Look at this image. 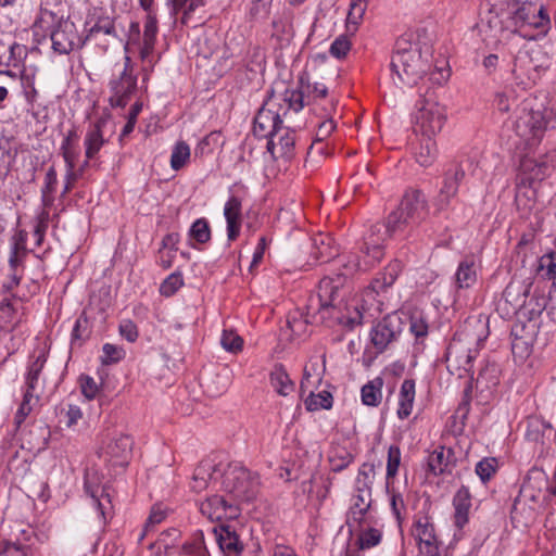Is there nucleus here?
I'll list each match as a JSON object with an SVG mask.
<instances>
[{
    "instance_id": "obj_1",
    "label": "nucleus",
    "mask_w": 556,
    "mask_h": 556,
    "mask_svg": "<svg viewBox=\"0 0 556 556\" xmlns=\"http://www.w3.org/2000/svg\"><path fill=\"white\" fill-rule=\"evenodd\" d=\"M345 274H337L336 277H324L318 285V292L315 298L309 299L307 309L313 311V318L316 321H336L352 330L362 324L363 314L358 307H354L352 313L343 315L341 313L339 290L343 287Z\"/></svg>"
},
{
    "instance_id": "obj_2",
    "label": "nucleus",
    "mask_w": 556,
    "mask_h": 556,
    "mask_svg": "<svg viewBox=\"0 0 556 556\" xmlns=\"http://www.w3.org/2000/svg\"><path fill=\"white\" fill-rule=\"evenodd\" d=\"M484 329L485 326L480 320L467 321L455 333L445 354L446 368L452 375L458 378L466 375L472 377L471 370L478 353L477 348L485 339Z\"/></svg>"
},
{
    "instance_id": "obj_3",
    "label": "nucleus",
    "mask_w": 556,
    "mask_h": 556,
    "mask_svg": "<svg viewBox=\"0 0 556 556\" xmlns=\"http://www.w3.org/2000/svg\"><path fill=\"white\" fill-rule=\"evenodd\" d=\"M491 12H494L507 29L519 33L523 37L534 39V35L522 33L527 26L540 29L541 33L549 25V17L543 7L532 2L520 3L517 0L494 1L491 3Z\"/></svg>"
},
{
    "instance_id": "obj_4",
    "label": "nucleus",
    "mask_w": 556,
    "mask_h": 556,
    "mask_svg": "<svg viewBox=\"0 0 556 556\" xmlns=\"http://www.w3.org/2000/svg\"><path fill=\"white\" fill-rule=\"evenodd\" d=\"M431 67V51H425L418 43L405 38L396 40L395 49L391 58V70L400 81L407 86H414L426 75Z\"/></svg>"
},
{
    "instance_id": "obj_5",
    "label": "nucleus",
    "mask_w": 556,
    "mask_h": 556,
    "mask_svg": "<svg viewBox=\"0 0 556 556\" xmlns=\"http://www.w3.org/2000/svg\"><path fill=\"white\" fill-rule=\"evenodd\" d=\"M34 27L49 33L51 48L58 54H68L85 46L84 36L78 33L75 23L70 17H64L59 10L52 11L41 7Z\"/></svg>"
},
{
    "instance_id": "obj_6",
    "label": "nucleus",
    "mask_w": 556,
    "mask_h": 556,
    "mask_svg": "<svg viewBox=\"0 0 556 556\" xmlns=\"http://www.w3.org/2000/svg\"><path fill=\"white\" fill-rule=\"evenodd\" d=\"M427 215L428 205L424 193L420 190H409L403 195L397 208L389 214L386 225L377 224L371 230L374 233L384 228V233L392 236L406 227L420 224Z\"/></svg>"
},
{
    "instance_id": "obj_7",
    "label": "nucleus",
    "mask_w": 556,
    "mask_h": 556,
    "mask_svg": "<svg viewBox=\"0 0 556 556\" xmlns=\"http://www.w3.org/2000/svg\"><path fill=\"white\" fill-rule=\"evenodd\" d=\"M413 130L417 136L434 137L445 122V109L439 103L434 92H427L416 104Z\"/></svg>"
},
{
    "instance_id": "obj_8",
    "label": "nucleus",
    "mask_w": 556,
    "mask_h": 556,
    "mask_svg": "<svg viewBox=\"0 0 556 556\" xmlns=\"http://www.w3.org/2000/svg\"><path fill=\"white\" fill-rule=\"evenodd\" d=\"M257 477L242 466L229 465L224 472L223 488L237 500L251 501L257 493Z\"/></svg>"
},
{
    "instance_id": "obj_9",
    "label": "nucleus",
    "mask_w": 556,
    "mask_h": 556,
    "mask_svg": "<svg viewBox=\"0 0 556 556\" xmlns=\"http://www.w3.org/2000/svg\"><path fill=\"white\" fill-rule=\"evenodd\" d=\"M111 96L109 102L112 108H125L132 94L137 91V75L129 56H125L124 68L116 78L109 83Z\"/></svg>"
},
{
    "instance_id": "obj_10",
    "label": "nucleus",
    "mask_w": 556,
    "mask_h": 556,
    "mask_svg": "<svg viewBox=\"0 0 556 556\" xmlns=\"http://www.w3.org/2000/svg\"><path fill=\"white\" fill-rule=\"evenodd\" d=\"M518 136L523 138L528 144L538 143L547 130V122L541 111L532 109H522V113L515 123Z\"/></svg>"
},
{
    "instance_id": "obj_11",
    "label": "nucleus",
    "mask_w": 556,
    "mask_h": 556,
    "mask_svg": "<svg viewBox=\"0 0 556 556\" xmlns=\"http://www.w3.org/2000/svg\"><path fill=\"white\" fill-rule=\"evenodd\" d=\"M278 103L270 96L256 113L253 121V132L260 138H268L282 125V115L276 110Z\"/></svg>"
},
{
    "instance_id": "obj_12",
    "label": "nucleus",
    "mask_w": 556,
    "mask_h": 556,
    "mask_svg": "<svg viewBox=\"0 0 556 556\" xmlns=\"http://www.w3.org/2000/svg\"><path fill=\"white\" fill-rule=\"evenodd\" d=\"M401 318L396 314L384 316L370 331V341L378 353H382L388 345L396 340L401 333Z\"/></svg>"
},
{
    "instance_id": "obj_13",
    "label": "nucleus",
    "mask_w": 556,
    "mask_h": 556,
    "mask_svg": "<svg viewBox=\"0 0 556 556\" xmlns=\"http://www.w3.org/2000/svg\"><path fill=\"white\" fill-rule=\"evenodd\" d=\"M371 502V486H368L367 482L361 485V480H356V494L352 497V505L346 515V526L351 532L356 526L362 527Z\"/></svg>"
},
{
    "instance_id": "obj_14",
    "label": "nucleus",
    "mask_w": 556,
    "mask_h": 556,
    "mask_svg": "<svg viewBox=\"0 0 556 556\" xmlns=\"http://www.w3.org/2000/svg\"><path fill=\"white\" fill-rule=\"evenodd\" d=\"M267 151L275 160L290 161L295 155V131L283 125L267 138Z\"/></svg>"
},
{
    "instance_id": "obj_15",
    "label": "nucleus",
    "mask_w": 556,
    "mask_h": 556,
    "mask_svg": "<svg viewBox=\"0 0 556 556\" xmlns=\"http://www.w3.org/2000/svg\"><path fill=\"white\" fill-rule=\"evenodd\" d=\"M415 538L419 543L420 556H439V540L435 534L434 525L428 516L419 517L415 521Z\"/></svg>"
},
{
    "instance_id": "obj_16",
    "label": "nucleus",
    "mask_w": 556,
    "mask_h": 556,
    "mask_svg": "<svg viewBox=\"0 0 556 556\" xmlns=\"http://www.w3.org/2000/svg\"><path fill=\"white\" fill-rule=\"evenodd\" d=\"M532 282L530 280L513 279L505 288L502 301L506 307V314H516L527 307V298L530 294Z\"/></svg>"
},
{
    "instance_id": "obj_17",
    "label": "nucleus",
    "mask_w": 556,
    "mask_h": 556,
    "mask_svg": "<svg viewBox=\"0 0 556 556\" xmlns=\"http://www.w3.org/2000/svg\"><path fill=\"white\" fill-rule=\"evenodd\" d=\"M465 177V170L458 163L453 164L444 173L443 186L437 198V208L443 211L448 207L451 200L457 194L458 186Z\"/></svg>"
},
{
    "instance_id": "obj_18",
    "label": "nucleus",
    "mask_w": 556,
    "mask_h": 556,
    "mask_svg": "<svg viewBox=\"0 0 556 556\" xmlns=\"http://www.w3.org/2000/svg\"><path fill=\"white\" fill-rule=\"evenodd\" d=\"M23 541L20 538H11L0 542V554L5 556H34V531L30 528L20 529Z\"/></svg>"
},
{
    "instance_id": "obj_19",
    "label": "nucleus",
    "mask_w": 556,
    "mask_h": 556,
    "mask_svg": "<svg viewBox=\"0 0 556 556\" xmlns=\"http://www.w3.org/2000/svg\"><path fill=\"white\" fill-rule=\"evenodd\" d=\"M132 439L126 434H119L111 440L106 446V454L114 466L125 467L132 451Z\"/></svg>"
},
{
    "instance_id": "obj_20",
    "label": "nucleus",
    "mask_w": 556,
    "mask_h": 556,
    "mask_svg": "<svg viewBox=\"0 0 556 556\" xmlns=\"http://www.w3.org/2000/svg\"><path fill=\"white\" fill-rule=\"evenodd\" d=\"M454 467V452L451 448L439 446L427 458V473L440 476L451 472Z\"/></svg>"
},
{
    "instance_id": "obj_21",
    "label": "nucleus",
    "mask_w": 556,
    "mask_h": 556,
    "mask_svg": "<svg viewBox=\"0 0 556 556\" xmlns=\"http://www.w3.org/2000/svg\"><path fill=\"white\" fill-rule=\"evenodd\" d=\"M362 251L365 254L363 263L359 260H356L343 265L346 270L344 273L345 277L356 270H366L368 267L380 262L383 257L382 247L377 244L375 241H365Z\"/></svg>"
},
{
    "instance_id": "obj_22",
    "label": "nucleus",
    "mask_w": 556,
    "mask_h": 556,
    "mask_svg": "<svg viewBox=\"0 0 556 556\" xmlns=\"http://www.w3.org/2000/svg\"><path fill=\"white\" fill-rule=\"evenodd\" d=\"M101 36H105L112 40L122 41L118 37L115 21L110 16H99L94 24L87 30L84 36L85 45L93 41L96 45L101 43Z\"/></svg>"
},
{
    "instance_id": "obj_23",
    "label": "nucleus",
    "mask_w": 556,
    "mask_h": 556,
    "mask_svg": "<svg viewBox=\"0 0 556 556\" xmlns=\"http://www.w3.org/2000/svg\"><path fill=\"white\" fill-rule=\"evenodd\" d=\"M224 215L227 222V237L229 241L238 238L241 228V200L230 197L225 204Z\"/></svg>"
},
{
    "instance_id": "obj_24",
    "label": "nucleus",
    "mask_w": 556,
    "mask_h": 556,
    "mask_svg": "<svg viewBox=\"0 0 556 556\" xmlns=\"http://www.w3.org/2000/svg\"><path fill=\"white\" fill-rule=\"evenodd\" d=\"M338 255L333 238L328 233H317L313 238L312 256L318 263H327Z\"/></svg>"
},
{
    "instance_id": "obj_25",
    "label": "nucleus",
    "mask_w": 556,
    "mask_h": 556,
    "mask_svg": "<svg viewBox=\"0 0 556 556\" xmlns=\"http://www.w3.org/2000/svg\"><path fill=\"white\" fill-rule=\"evenodd\" d=\"M78 140H79V136H78L77 129H76V127L73 126L71 129H68V131L64 136L63 141L61 143V148H60L61 154L64 159L66 167H68L70 177L74 176L75 163L79 155L78 146H77Z\"/></svg>"
},
{
    "instance_id": "obj_26",
    "label": "nucleus",
    "mask_w": 556,
    "mask_h": 556,
    "mask_svg": "<svg viewBox=\"0 0 556 556\" xmlns=\"http://www.w3.org/2000/svg\"><path fill=\"white\" fill-rule=\"evenodd\" d=\"M381 532L375 528L361 531L355 542L348 544L345 556H361L362 551L378 545L381 541Z\"/></svg>"
},
{
    "instance_id": "obj_27",
    "label": "nucleus",
    "mask_w": 556,
    "mask_h": 556,
    "mask_svg": "<svg viewBox=\"0 0 556 556\" xmlns=\"http://www.w3.org/2000/svg\"><path fill=\"white\" fill-rule=\"evenodd\" d=\"M27 47L17 42L7 43L0 39V68L18 67L27 56Z\"/></svg>"
},
{
    "instance_id": "obj_28",
    "label": "nucleus",
    "mask_w": 556,
    "mask_h": 556,
    "mask_svg": "<svg viewBox=\"0 0 556 556\" xmlns=\"http://www.w3.org/2000/svg\"><path fill=\"white\" fill-rule=\"evenodd\" d=\"M216 541L222 551L232 553L242 551L239 536L229 525H219L213 528Z\"/></svg>"
},
{
    "instance_id": "obj_29",
    "label": "nucleus",
    "mask_w": 556,
    "mask_h": 556,
    "mask_svg": "<svg viewBox=\"0 0 556 556\" xmlns=\"http://www.w3.org/2000/svg\"><path fill=\"white\" fill-rule=\"evenodd\" d=\"M455 508V525L462 529L468 522V513L471 507V495L466 486H462L453 498Z\"/></svg>"
},
{
    "instance_id": "obj_30",
    "label": "nucleus",
    "mask_w": 556,
    "mask_h": 556,
    "mask_svg": "<svg viewBox=\"0 0 556 556\" xmlns=\"http://www.w3.org/2000/svg\"><path fill=\"white\" fill-rule=\"evenodd\" d=\"M105 123L106 122L102 118L98 119L93 127L87 132L85 137L86 159L93 160L105 143L102 134V127L105 125Z\"/></svg>"
},
{
    "instance_id": "obj_31",
    "label": "nucleus",
    "mask_w": 556,
    "mask_h": 556,
    "mask_svg": "<svg viewBox=\"0 0 556 556\" xmlns=\"http://www.w3.org/2000/svg\"><path fill=\"white\" fill-rule=\"evenodd\" d=\"M144 12L146 21L143 29V45L140 51L142 59L147 58L153 51L157 34V18L155 9Z\"/></svg>"
},
{
    "instance_id": "obj_32",
    "label": "nucleus",
    "mask_w": 556,
    "mask_h": 556,
    "mask_svg": "<svg viewBox=\"0 0 556 556\" xmlns=\"http://www.w3.org/2000/svg\"><path fill=\"white\" fill-rule=\"evenodd\" d=\"M415 400V381L413 379H405L401 386L399 396L397 416L400 419L407 418L413 409Z\"/></svg>"
},
{
    "instance_id": "obj_33",
    "label": "nucleus",
    "mask_w": 556,
    "mask_h": 556,
    "mask_svg": "<svg viewBox=\"0 0 556 556\" xmlns=\"http://www.w3.org/2000/svg\"><path fill=\"white\" fill-rule=\"evenodd\" d=\"M269 380L271 387L276 390V392L279 395L287 396L294 389L292 380L290 379L287 370L281 364H276L274 366L269 375Z\"/></svg>"
},
{
    "instance_id": "obj_34",
    "label": "nucleus",
    "mask_w": 556,
    "mask_h": 556,
    "mask_svg": "<svg viewBox=\"0 0 556 556\" xmlns=\"http://www.w3.org/2000/svg\"><path fill=\"white\" fill-rule=\"evenodd\" d=\"M433 138L434 137L420 136L419 148L415 152V157L417 163L424 167L432 165L437 159L438 149Z\"/></svg>"
},
{
    "instance_id": "obj_35",
    "label": "nucleus",
    "mask_w": 556,
    "mask_h": 556,
    "mask_svg": "<svg viewBox=\"0 0 556 556\" xmlns=\"http://www.w3.org/2000/svg\"><path fill=\"white\" fill-rule=\"evenodd\" d=\"M200 511L212 521H222L226 515L225 498L220 495H213L200 505Z\"/></svg>"
},
{
    "instance_id": "obj_36",
    "label": "nucleus",
    "mask_w": 556,
    "mask_h": 556,
    "mask_svg": "<svg viewBox=\"0 0 556 556\" xmlns=\"http://www.w3.org/2000/svg\"><path fill=\"white\" fill-rule=\"evenodd\" d=\"M402 271V263L397 260L391 262L375 280L372 281V288L376 292L383 291L391 287L400 273Z\"/></svg>"
},
{
    "instance_id": "obj_37",
    "label": "nucleus",
    "mask_w": 556,
    "mask_h": 556,
    "mask_svg": "<svg viewBox=\"0 0 556 556\" xmlns=\"http://www.w3.org/2000/svg\"><path fill=\"white\" fill-rule=\"evenodd\" d=\"M383 386V379L380 377L375 378L371 381H368L363 386L361 395L362 402L367 406H378L381 403L382 392L381 388Z\"/></svg>"
},
{
    "instance_id": "obj_38",
    "label": "nucleus",
    "mask_w": 556,
    "mask_h": 556,
    "mask_svg": "<svg viewBox=\"0 0 556 556\" xmlns=\"http://www.w3.org/2000/svg\"><path fill=\"white\" fill-rule=\"evenodd\" d=\"M458 288H470L477 281V271L472 260H464L459 263L455 274Z\"/></svg>"
},
{
    "instance_id": "obj_39",
    "label": "nucleus",
    "mask_w": 556,
    "mask_h": 556,
    "mask_svg": "<svg viewBox=\"0 0 556 556\" xmlns=\"http://www.w3.org/2000/svg\"><path fill=\"white\" fill-rule=\"evenodd\" d=\"M88 477L87 475L85 479V491L94 501L100 515L105 518L108 506L111 505L110 495L104 488L91 485Z\"/></svg>"
},
{
    "instance_id": "obj_40",
    "label": "nucleus",
    "mask_w": 556,
    "mask_h": 556,
    "mask_svg": "<svg viewBox=\"0 0 556 556\" xmlns=\"http://www.w3.org/2000/svg\"><path fill=\"white\" fill-rule=\"evenodd\" d=\"M16 152L12 149L8 139L0 137V179L8 177L14 163Z\"/></svg>"
},
{
    "instance_id": "obj_41",
    "label": "nucleus",
    "mask_w": 556,
    "mask_h": 556,
    "mask_svg": "<svg viewBox=\"0 0 556 556\" xmlns=\"http://www.w3.org/2000/svg\"><path fill=\"white\" fill-rule=\"evenodd\" d=\"M300 85L301 88L296 90L286 89L282 98L283 102L287 103V108L283 111V116L287 115L289 110L299 112L304 108V76H301Z\"/></svg>"
},
{
    "instance_id": "obj_42",
    "label": "nucleus",
    "mask_w": 556,
    "mask_h": 556,
    "mask_svg": "<svg viewBox=\"0 0 556 556\" xmlns=\"http://www.w3.org/2000/svg\"><path fill=\"white\" fill-rule=\"evenodd\" d=\"M273 0H251L248 10L249 21H266L270 15Z\"/></svg>"
},
{
    "instance_id": "obj_43",
    "label": "nucleus",
    "mask_w": 556,
    "mask_h": 556,
    "mask_svg": "<svg viewBox=\"0 0 556 556\" xmlns=\"http://www.w3.org/2000/svg\"><path fill=\"white\" fill-rule=\"evenodd\" d=\"M353 455L343 447L331 450L329 454L331 470L334 472L344 470L353 462Z\"/></svg>"
},
{
    "instance_id": "obj_44",
    "label": "nucleus",
    "mask_w": 556,
    "mask_h": 556,
    "mask_svg": "<svg viewBox=\"0 0 556 556\" xmlns=\"http://www.w3.org/2000/svg\"><path fill=\"white\" fill-rule=\"evenodd\" d=\"M190 157V148L185 141H178L172 152L170 166L174 170L182 168Z\"/></svg>"
},
{
    "instance_id": "obj_45",
    "label": "nucleus",
    "mask_w": 556,
    "mask_h": 556,
    "mask_svg": "<svg viewBox=\"0 0 556 556\" xmlns=\"http://www.w3.org/2000/svg\"><path fill=\"white\" fill-rule=\"evenodd\" d=\"M305 406L307 410L317 409H329L332 407V395L327 391H323L318 394L311 392L309 396L305 400Z\"/></svg>"
},
{
    "instance_id": "obj_46",
    "label": "nucleus",
    "mask_w": 556,
    "mask_h": 556,
    "mask_svg": "<svg viewBox=\"0 0 556 556\" xmlns=\"http://www.w3.org/2000/svg\"><path fill=\"white\" fill-rule=\"evenodd\" d=\"M500 369L496 364H486L478 374L477 382L484 384L485 388L494 387L498 383Z\"/></svg>"
},
{
    "instance_id": "obj_47",
    "label": "nucleus",
    "mask_w": 556,
    "mask_h": 556,
    "mask_svg": "<svg viewBox=\"0 0 556 556\" xmlns=\"http://www.w3.org/2000/svg\"><path fill=\"white\" fill-rule=\"evenodd\" d=\"M189 235L199 243H206L211 239V228L205 218L197 219L190 230Z\"/></svg>"
},
{
    "instance_id": "obj_48",
    "label": "nucleus",
    "mask_w": 556,
    "mask_h": 556,
    "mask_svg": "<svg viewBox=\"0 0 556 556\" xmlns=\"http://www.w3.org/2000/svg\"><path fill=\"white\" fill-rule=\"evenodd\" d=\"M45 363H46L45 355H39L29 366L28 372L26 376V384H27L26 391L33 392L35 390L36 383H37L38 378L42 371Z\"/></svg>"
},
{
    "instance_id": "obj_49",
    "label": "nucleus",
    "mask_w": 556,
    "mask_h": 556,
    "mask_svg": "<svg viewBox=\"0 0 556 556\" xmlns=\"http://www.w3.org/2000/svg\"><path fill=\"white\" fill-rule=\"evenodd\" d=\"M497 466L495 457H485L476 465V473L482 482H486L496 472Z\"/></svg>"
},
{
    "instance_id": "obj_50",
    "label": "nucleus",
    "mask_w": 556,
    "mask_h": 556,
    "mask_svg": "<svg viewBox=\"0 0 556 556\" xmlns=\"http://www.w3.org/2000/svg\"><path fill=\"white\" fill-rule=\"evenodd\" d=\"M222 346L232 353H237L242 350L243 340L232 330H224L220 339Z\"/></svg>"
},
{
    "instance_id": "obj_51",
    "label": "nucleus",
    "mask_w": 556,
    "mask_h": 556,
    "mask_svg": "<svg viewBox=\"0 0 556 556\" xmlns=\"http://www.w3.org/2000/svg\"><path fill=\"white\" fill-rule=\"evenodd\" d=\"M367 9V0H351L350 10L348 13V25L357 26L363 18Z\"/></svg>"
},
{
    "instance_id": "obj_52",
    "label": "nucleus",
    "mask_w": 556,
    "mask_h": 556,
    "mask_svg": "<svg viewBox=\"0 0 556 556\" xmlns=\"http://www.w3.org/2000/svg\"><path fill=\"white\" fill-rule=\"evenodd\" d=\"M184 285V279L180 273L170 274L161 285L160 292L162 295L170 296L173 295L181 286Z\"/></svg>"
},
{
    "instance_id": "obj_53",
    "label": "nucleus",
    "mask_w": 556,
    "mask_h": 556,
    "mask_svg": "<svg viewBox=\"0 0 556 556\" xmlns=\"http://www.w3.org/2000/svg\"><path fill=\"white\" fill-rule=\"evenodd\" d=\"M401 464V450L397 445H391L388 450L387 479L394 478Z\"/></svg>"
},
{
    "instance_id": "obj_54",
    "label": "nucleus",
    "mask_w": 556,
    "mask_h": 556,
    "mask_svg": "<svg viewBox=\"0 0 556 556\" xmlns=\"http://www.w3.org/2000/svg\"><path fill=\"white\" fill-rule=\"evenodd\" d=\"M527 307L522 308L525 314L529 316L530 319L539 317L543 309L545 308L546 301L542 295H532L529 301L526 302Z\"/></svg>"
},
{
    "instance_id": "obj_55",
    "label": "nucleus",
    "mask_w": 556,
    "mask_h": 556,
    "mask_svg": "<svg viewBox=\"0 0 556 556\" xmlns=\"http://www.w3.org/2000/svg\"><path fill=\"white\" fill-rule=\"evenodd\" d=\"M545 430L552 431V428L540 419H531L528 421L526 437L528 440L536 442L544 435Z\"/></svg>"
},
{
    "instance_id": "obj_56",
    "label": "nucleus",
    "mask_w": 556,
    "mask_h": 556,
    "mask_svg": "<svg viewBox=\"0 0 556 556\" xmlns=\"http://www.w3.org/2000/svg\"><path fill=\"white\" fill-rule=\"evenodd\" d=\"M102 350L104 354L102 357V364L104 365L117 363L125 356V351L123 348H119L111 343H105Z\"/></svg>"
},
{
    "instance_id": "obj_57",
    "label": "nucleus",
    "mask_w": 556,
    "mask_h": 556,
    "mask_svg": "<svg viewBox=\"0 0 556 556\" xmlns=\"http://www.w3.org/2000/svg\"><path fill=\"white\" fill-rule=\"evenodd\" d=\"M325 371V355L323 356V366L319 368V364L317 361H311L309 365L304 367L303 370V379L301 381V389L305 387V382L309 380L311 377L316 376L317 381L320 382L321 376Z\"/></svg>"
},
{
    "instance_id": "obj_58",
    "label": "nucleus",
    "mask_w": 556,
    "mask_h": 556,
    "mask_svg": "<svg viewBox=\"0 0 556 556\" xmlns=\"http://www.w3.org/2000/svg\"><path fill=\"white\" fill-rule=\"evenodd\" d=\"M351 49V42L346 36H339L330 46L331 55L337 59L344 58Z\"/></svg>"
},
{
    "instance_id": "obj_59",
    "label": "nucleus",
    "mask_w": 556,
    "mask_h": 556,
    "mask_svg": "<svg viewBox=\"0 0 556 556\" xmlns=\"http://www.w3.org/2000/svg\"><path fill=\"white\" fill-rule=\"evenodd\" d=\"M80 381V388L81 393L85 395L86 399L92 400L96 397L98 393V386L92 377L83 375L79 378Z\"/></svg>"
},
{
    "instance_id": "obj_60",
    "label": "nucleus",
    "mask_w": 556,
    "mask_h": 556,
    "mask_svg": "<svg viewBox=\"0 0 556 556\" xmlns=\"http://www.w3.org/2000/svg\"><path fill=\"white\" fill-rule=\"evenodd\" d=\"M119 333L123 338H125L128 342H135L138 338V328L137 325L129 320H123L119 325Z\"/></svg>"
},
{
    "instance_id": "obj_61",
    "label": "nucleus",
    "mask_w": 556,
    "mask_h": 556,
    "mask_svg": "<svg viewBox=\"0 0 556 556\" xmlns=\"http://www.w3.org/2000/svg\"><path fill=\"white\" fill-rule=\"evenodd\" d=\"M210 476L211 475L203 467L197 468L193 475L192 490L195 492L204 490L207 486Z\"/></svg>"
},
{
    "instance_id": "obj_62",
    "label": "nucleus",
    "mask_w": 556,
    "mask_h": 556,
    "mask_svg": "<svg viewBox=\"0 0 556 556\" xmlns=\"http://www.w3.org/2000/svg\"><path fill=\"white\" fill-rule=\"evenodd\" d=\"M304 91L308 93L307 97L313 96L314 99H324L328 93V88L320 83L311 84L307 79L306 85L304 84Z\"/></svg>"
},
{
    "instance_id": "obj_63",
    "label": "nucleus",
    "mask_w": 556,
    "mask_h": 556,
    "mask_svg": "<svg viewBox=\"0 0 556 556\" xmlns=\"http://www.w3.org/2000/svg\"><path fill=\"white\" fill-rule=\"evenodd\" d=\"M56 184H58L56 170L53 166H51L48 169V172L46 174V178H45V186L42 188L43 199H46V197L48 194H51L54 192Z\"/></svg>"
},
{
    "instance_id": "obj_64",
    "label": "nucleus",
    "mask_w": 556,
    "mask_h": 556,
    "mask_svg": "<svg viewBox=\"0 0 556 556\" xmlns=\"http://www.w3.org/2000/svg\"><path fill=\"white\" fill-rule=\"evenodd\" d=\"M541 268L546 269V274L549 278L556 277V253H551L548 255H544L540 261Z\"/></svg>"
}]
</instances>
